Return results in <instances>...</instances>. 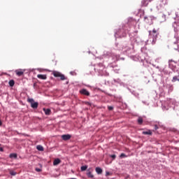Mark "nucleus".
Instances as JSON below:
<instances>
[{"label": "nucleus", "mask_w": 179, "mask_h": 179, "mask_svg": "<svg viewBox=\"0 0 179 179\" xmlns=\"http://www.w3.org/2000/svg\"><path fill=\"white\" fill-rule=\"evenodd\" d=\"M15 73L17 76H22L24 75V71L23 70H15Z\"/></svg>", "instance_id": "nucleus-7"}, {"label": "nucleus", "mask_w": 179, "mask_h": 179, "mask_svg": "<svg viewBox=\"0 0 179 179\" xmlns=\"http://www.w3.org/2000/svg\"><path fill=\"white\" fill-rule=\"evenodd\" d=\"M120 159H124V157H128V156H127V155H125L124 153H122L120 155Z\"/></svg>", "instance_id": "nucleus-20"}, {"label": "nucleus", "mask_w": 179, "mask_h": 179, "mask_svg": "<svg viewBox=\"0 0 179 179\" xmlns=\"http://www.w3.org/2000/svg\"><path fill=\"white\" fill-rule=\"evenodd\" d=\"M179 82V76H173V79H172V82L174 83V82Z\"/></svg>", "instance_id": "nucleus-13"}, {"label": "nucleus", "mask_w": 179, "mask_h": 179, "mask_svg": "<svg viewBox=\"0 0 179 179\" xmlns=\"http://www.w3.org/2000/svg\"><path fill=\"white\" fill-rule=\"evenodd\" d=\"M43 111L45 115H51V109L43 108Z\"/></svg>", "instance_id": "nucleus-9"}, {"label": "nucleus", "mask_w": 179, "mask_h": 179, "mask_svg": "<svg viewBox=\"0 0 179 179\" xmlns=\"http://www.w3.org/2000/svg\"><path fill=\"white\" fill-rule=\"evenodd\" d=\"M153 0H143L142 5L143 6H148L149 5V2H152Z\"/></svg>", "instance_id": "nucleus-10"}, {"label": "nucleus", "mask_w": 179, "mask_h": 179, "mask_svg": "<svg viewBox=\"0 0 179 179\" xmlns=\"http://www.w3.org/2000/svg\"><path fill=\"white\" fill-rule=\"evenodd\" d=\"M37 78L41 79L42 80H45V79H47V75L38 74Z\"/></svg>", "instance_id": "nucleus-8"}, {"label": "nucleus", "mask_w": 179, "mask_h": 179, "mask_svg": "<svg viewBox=\"0 0 179 179\" xmlns=\"http://www.w3.org/2000/svg\"><path fill=\"white\" fill-rule=\"evenodd\" d=\"M0 152H3V148H0Z\"/></svg>", "instance_id": "nucleus-26"}, {"label": "nucleus", "mask_w": 179, "mask_h": 179, "mask_svg": "<svg viewBox=\"0 0 179 179\" xmlns=\"http://www.w3.org/2000/svg\"><path fill=\"white\" fill-rule=\"evenodd\" d=\"M10 174L11 176H16V172H15V171H10Z\"/></svg>", "instance_id": "nucleus-22"}, {"label": "nucleus", "mask_w": 179, "mask_h": 179, "mask_svg": "<svg viewBox=\"0 0 179 179\" xmlns=\"http://www.w3.org/2000/svg\"><path fill=\"white\" fill-rule=\"evenodd\" d=\"M2 125V121L0 120V127Z\"/></svg>", "instance_id": "nucleus-29"}, {"label": "nucleus", "mask_w": 179, "mask_h": 179, "mask_svg": "<svg viewBox=\"0 0 179 179\" xmlns=\"http://www.w3.org/2000/svg\"><path fill=\"white\" fill-rule=\"evenodd\" d=\"M108 110L111 111V110H113V106H108Z\"/></svg>", "instance_id": "nucleus-23"}, {"label": "nucleus", "mask_w": 179, "mask_h": 179, "mask_svg": "<svg viewBox=\"0 0 179 179\" xmlns=\"http://www.w3.org/2000/svg\"><path fill=\"white\" fill-rule=\"evenodd\" d=\"M80 169H81V171H85V170H87V166H81V168H80Z\"/></svg>", "instance_id": "nucleus-19"}, {"label": "nucleus", "mask_w": 179, "mask_h": 179, "mask_svg": "<svg viewBox=\"0 0 179 179\" xmlns=\"http://www.w3.org/2000/svg\"><path fill=\"white\" fill-rule=\"evenodd\" d=\"M95 171L96 173H97L98 174H101L103 173V169H101V168L100 167H96L95 169Z\"/></svg>", "instance_id": "nucleus-12"}, {"label": "nucleus", "mask_w": 179, "mask_h": 179, "mask_svg": "<svg viewBox=\"0 0 179 179\" xmlns=\"http://www.w3.org/2000/svg\"><path fill=\"white\" fill-rule=\"evenodd\" d=\"M10 157H14V159H16V157H17V155L15 153L10 154Z\"/></svg>", "instance_id": "nucleus-21"}, {"label": "nucleus", "mask_w": 179, "mask_h": 179, "mask_svg": "<svg viewBox=\"0 0 179 179\" xmlns=\"http://www.w3.org/2000/svg\"><path fill=\"white\" fill-rule=\"evenodd\" d=\"M87 177H89L90 178H93V177H94V176H93V174H92V172H88L87 173Z\"/></svg>", "instance_id": "nucleus-18"}, {"label": "nucleus", "mask_w": 179, "mask_h": 179, "mask_svg": "<svg viewBox=\"0 0 179 179\" xmlns=\"http://www.w3.org/2000/svg\"><path fill=\"white\" fill-rule=\"evenodd\" d=\"M36 171H38V172H40V171H41V169H36Z\"/></svg>", "instance_id": "nucleus-25"}, {"label": "nucleus", "mask_w": 179, "mask_h": 179, "mask_svg": "<svg viewBox=\"0 0 179 179\" xmlns=\"http://www.w3.org/2000/svg\"><path fill=\"white\" fill-rule=\"evenodd\" d=\"M176 23H177V22H175L173 23V24H176Z\"/></svg>", "instance_id": "nucleus-32"}, {"label": "nucleus", "mask_w": 179, "mask_h": 179, "mask_svg": "<svg viewBox=\"0 0 179 179\" xmlns=\"http://www.w3.org/2000/svg\"><path fill=\"white\" fill-rule=\"evenodd\" d=\"M149 36L152 38V42L156 43L157 36H159V30L154 29L152 31H149Z\"/></svg>", "instance_id": "nucleus-1"}, {"label": "nucleus", "mask_w": 179, "mask_h": 179, "mask_svg": "<svg viewBox=\"0 0 179 179\" xmlns=\"http://www.w3.org/2000/svg\"><path fill=\"white\" fill-rule=\"evenodd\" d=\"M155 129H159V127L157 124L155 125Z\"/></svg>", "instance_id": "nucleus-24"}, {"label": "nucleus", "mask_w": 179, "mask_h": 179, "mask_svg": "<svg viewBox=\"0 0 179 179\" xmlns=\"http://www.w3.org/2000/svg\"><path fill=\"white\" fill-rule=\"evenodd\" d=\"M113 160H114V159H115V155H113Z\"/></svg>", "instance_id": "nucleus-28"}, {"label": "nucleus", "mask_w": 179, "mask_h": 179, "mask_svg": "<svg viewBox=\"0 0 179 179\" xmlns=\"http://www.w3.org/2000/svg\"><path fill=\"white\" fill-rule=\"evenodd\" d=\"M96 69L99 72H102V71L104 69V65H103V64H99L96 66Z\"/></svg>", "instance_id": "nucleus-5"}, {"label": "nucleus", "mask_w": 179, "mask_h": 179, "mask_svg": "<svg viewBox=\"0 0 179 179\" xmlns=\"http://www.w3.org/2000/svg\"><path fill=\"white\" fill-rule=\"evenodd\" d=\"M80 94H84L85 96H90V92L87 91L86 89H83L80 90Z\"/></svg>", "instance_id": "nucleus-4"}, {"label": "nucleus", "mask_w": 179, "mask_h": 179, "mask_svg": "<svg viewBox=\"0 0 179 179\" xmlns=\"http://www.w3.org/2000/svg\"><path fill=\"white\" fill-rule=\"evenodd\" d=\"M138 122L139 125H142V124L143 123V119H142V117H139L138 119Z\"/></svg>", "instance_id": "nucleus-17"}, {"label": "nucleus", "mask_w": 179, "mask_h": 179, "mask_svg": "<svg viewBox=\"0 0 179 179\" xmlns=\"http://www.w3.org/2000/svg\"><path fill=\"white\" fill-rule=\"evenodd\" d=\"M106 176H110V172H106Z\"/></svg>", "instance_id": "nucleus-27"}, {"label": "nucleus", "mask_w": 179, "mask_h": 179, "mask_svg": "<svg viewBox=\"0 0 179 179\" xmlns=\"http://www.w3.org/2000/svg\"><path fill=\"white\" fill-rule=\"evenodd\" d=\"M8 84L10 86V87H13V86H15V80H10Z\"/></svg>", "instance_id": "nucleus-15"}, {"label": "nucleus", "mask_w": 179, "mask_h": 179, "mask_svg": "<svg viewBox=\"0 0 179 179\" xmlns=\"http://www.w3.org/2000/svg\"><path fill=\"white\" fill-rule=\"evenodd\" d=\"M115 37H117V33L115 34Z\"/></svg>", "instance_id": "nucleus-30"}, {"label": "nucleus", "mask_w": 179, "mask_h": 179, "mask_svg": "<svg viewBox=\"0 0 179 179\" xmlns=\"http://www.w3.org/2000/svg\"><path fill=\"white\" fill-rule=\"evenodd\" d=\"M27 101L30 103L31 108L36 109L38 108V102L34 101V99L28 98Z\"/></svg>", "instance_id": "nucleus-3"}, {"label": "nucleus", "mask_w": 179, "mask_h": 179, "mask_svg": "<svg viewBox=\"0 0 179 179\" xmlns=\"http://www.w3.org/2000/svg\"><path fill=\"white\" fill-rule=\"evenodd\" d=\"M142 134L143 135H152V131L148 130L147 131H143Z\"/></svg>", "instance_id": "nucleus-14"}, {"label": "nucleus", "mask_w": 179, "mask_h": 179, "mask_svg": "<svg viewBox=\"0 0 179 179\" xmlns=\"http://www.w3.org/2000/svg\"><path fill=\"white\" fill-rule=\"evenodd\" d=\"M36 149H38L40 152H43L44 150V148L41 145H37Z\"/></svg>", "instance_id": "nucleus-16"}, {"label": "nucleus", "mask_w": 179, "mask_h": 179, "mask_svg": "<svg viewBox=\"0 0 179 179\" xmlns=\"http://www.w3.org/2000/svg\"><path fill=\"white\" fill-rule=\"evenodd\" d=\"M59 163H61V159H59L58 158L55 159L53 162L54 166H58V164H59Z\"/></svg>", "instance_id": "nucleus-11"}, {"label": "nucleus", "mask_w": 179, "mask_h": 179, "mask_svg": "<svg viewBox=\"0 0 179 179\" xmlns=\"http://www.w3.org/2000/svg\"><path fill=\"white\" fill-rule=\"evenodd\" d=\"M71 138V136L69 134H64L62 136V139H63V141H69Z\"/></svg>", "instance_id": "nucleus-6"}, {"label": "nucleus", "mask_w": 179, "mask_h": 179, "mask_svg": "<svg viewBox=\"0 0 179 179\" xmlns=\"http://www.w3.org/2000/svg\"><path fill=\"white\" fill-rule=\"evenodd\" d=\"M110 157H113V155H110Z\"/></svg>", "instance_id": "nucleus-33"}, {"label": "nucleus", "mask_w": 179, "mask_h": 179, "mask_svg": "<svg viewBox=\"0 0 179 179\" xmlns=\"http://www.w3.org/2000/svg\"><path fill=\"white\" fill-rule=\"evenodd\" d=\"M148 19V17H144V20H146Z\"/></svg>", "instance_id": "nucleus-31"}, {"label": "nucleus", "mask_w": 179, "mask_h": 179, "mask_svg": "<svg viewBox=\"0 0 179 179\" xmlns=\"http://www.w3.org/2000/svg\"><path fill=\"white\" fill-rule=\"evenodd\" d=\"M52 75H53V76H55V78H60V80H66V77H65V76L62 73H61L59 71H53L52 73Z\"/></svg>", "instance_id": "nucleus-2"}]
</instances>
